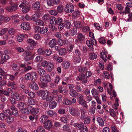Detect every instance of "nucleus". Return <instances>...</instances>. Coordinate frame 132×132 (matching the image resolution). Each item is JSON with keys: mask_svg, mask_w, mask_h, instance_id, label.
Returning a JSON list of instances; mask_svg holds the SVG:
<instances>
[{"mask_svg": "<svg viewBox=\"0 0 132 132\" xmlns=\"http://www.w3.org/2000/svg\"><path fill=\"white\" fill-rule=\"evenodd\" d=\"M41 65L44 67H48L47 70L48 72L51 71L54 67V64L51 62H48L46 60L43 61L41 63Z\"/></svg>", "mask_w": 132, "mask_h": 132, "instance_id": "nucleus-1", "label": "nucleus"}, {"mask_svg": "<svg viewBox=\"0 0 132 132\" xmlns=\"http://www.w3.org/2000/svg\"><path fill=\"white\" fill-rule=\"evenodd\" d=\"M69 111L73 116H79L80 114L79 110L77 108H70Z\"/></svg>", "mask_w": 132, "mask_h": 132, "instance_id": "nucleus-2", "label": "nucleus"}, {"mask_svg": "<svg viewBox=\"0 0 132 132\" xmlns=\"http://www.w3.org/2000/svg\"><path fill=\"white\" fill-rule=\"evenodd\" d=\"M65 20H63V19L60 18H57L56 25H58V28L60 30H61L64 27V23L65 22Z\"/></svg>", "mask_w": 132, "mask_h": 132, "instance_id": "nucleus-3", "label": "nucleus"}, {"mask_svg": "<svg viewBox=\"0 0 132 132\" xmlns=\"http://www.w3.org/2000/svg\"><path fill=\"white\" fill-rule=\"evenodd\" d=\"M86 43L87 46L89 47L91 51H93L94 50L93 45L95 44L96 45L97 44V42L94 39H92L91 41L88 40L86 41Z\"/></svg>", "mask_w": 132, "mask_h": 132, "instance_id": "nucleus-4", "label": "nucleus"}, {"mask_svg": "<svg viewBox=\"0 0 132 132\" xmlns=\"http://www.w3.org/2000/svg\"><path fill=\"white\" fill-rule=\"evenodd\" d=\"M74 10V7L72 4H69L66 5L64 9L65 12L67 13H72Z\"/></svg>", "mask_w": 132, "mask_h": 132, "instance_id": "nucleus-5", "label": "nucleus"}, {"mask_svg": "<svg viewBox=\"0 0 132 132\" xmlns=\"http://www.w3.org/2000/svg\"><path fill=\"white\" fill-rule=\"evenodd\" d=\"M48 91L46 90H41L38 91L37 94L38 95L41 96L43 100H45L47 96Z\"/></svg>", "mask_w": 132, "mask_h": 132, "instance_id": "nucleus-6", "label": "nucleus"}, {"mask_svg": "<svg viewBox=\"0 0 132 132\" xmlns=\"http://www.w3.org/2000/svg\"><path fill=\"white\" fill-rule=\"evenodd\" d=\"M39 79L42 82L47 83L50 82L51 80V77L49 75L42 76L40 77Z\"/></svg>", "mask_w": 132, "mask_h": 132, "instance_id": "nucleus-7", "label": "nucleus"}, {"mask_svg": "<svg viewBox=\"0 0 132 132\" xmlns=\"http://www.w3.org/2000/svg\"><path fill=\"white\" fill-rule=\"evenodd\" d=\"M18 8V5L16 3H15L12 6H7L5 7V9L7 11L12 12L16 10Z\"/></svg>", "mask_w": 132, "mask_h": 132, "instance_id": "nucleus-8", "label": "nucleus"}, {"mask_svg": "<svg viewBox=\"0 0 132 132\" xmlns=\"http://www.w3.org/2000/svg\"><path fill=\"white\" fill-rule=\"evenodd\" d=\"M31 53L29 51H25L23 53V56L24 57V60L29 61L30 59Z\"/></svg>", "mask_w": 132, "mask_h": 132, "instance_id": "nucleus-9", "label": "nucleus"}, {"mask_svg": "<svg viewBox=\"0 0 132 132\" xmlns=\"http://www.w3.org/2000/svg\"><path fill=\"white\" fill-rule=\"evenodd\" d=\"M44 126L45 128L48 130L51 129L53 126L52 121L50 120H48L46 122Z\"/></svg>", "mask_w": 132, "mask_h": 132, "instance_id": "nucleus-10", "label": "nucleus"}, {"mask_svg": "<svg viewBox=\"0 0 132 132\" xmlns=\"http://www.w3.org/2000/svg\"><path fill=\"white\" fill-rule=\"evenodd\" d=\"M14 96L16 100L18 101L22 100L24 99V95L17 93H15Z\"/></svg>", "mask_w": 132, "mask_h": 132, "instance_id": "nucleus-11", "label": "nucleus"}, {"mask_svg": "<svg viewBox=\"0 0 132 132\" xmlns=\"http://www.w3.org/2000/svg\"><path fill=\"white\" fill-rule=\"evenodd\" d=\"M5 120L7 123L11 124L14 121V119L12 115H7L6 117Z\"/></svg>", "mask_w": 132, "mask_h": 132, "instance_id": "nucleus-12", "label": "nucleus"}, {"mask_svg": "<svg viewBox=\"0 0 132 132\" xmlns=\"http://www.w3.org/2000/svg\"><path fill=\"white\" fill-rule=\"evenodd\" d=\"M53 57V60H56L57 63H60L63 61V58L61 57H59V56L56 54L54 55Z\"/></svg>", "mask_w": 132, "mask_h": 132, "instance_id": "nucleus-13", "label": "nucleus"}, {"mask_svg": "<svg viewBox=\"0 0 132 132\" xmlns=\"http://www.w3.org/2000/svg\"><path fill=\"white\" fill-rule=\"evenodd\" d=\"M28 108L30 112L33 114H36L39 112V109L38 108H34L31 106H29Z\"/></svg>", "mask_w": 132, "mask_h": 132, "instance_id": "nucleus-14", "label": "nucleus"}, {"mask_svg": "<svg viewBox=\"0 0 132 132\" xmlns=\"http://www.w3.org/2000/svg\"><path fill=\"white\" fill-rule=\"evenodd\" d=\"M78 79L79 80L82 81V83L83 84H85L87 83V78H86L84 74H83L79 75L78 77Z\"/></svg>", "mask_w": 132, "mask_h": 132, "instance_id": "nucleus-15", "label": "nucleus"}, {"mask_svg": "<svg viewBox=\"0 0 132 132\" xmlns=\"http://www.w3.org/2000/svg\"><path fill=\"white\" fill-rule=\"evenodd\" d=\"M40 4L38 2H36L32 4V7L34 10H40Z\"/></svg>", "mask_w": 132, "mask_h": 132, "instance_id": "nucleus-16", "label": "nucleus"}, {"mask_svg": "<svg viewBox=\"0 0 132 132\" xmlns=\"http://www.w3.org/2000/svg\"><path fill=\"white\" fill-rule=\"evenodd\" d=\"M31 6L29 5H27L26 6L22 7V11L23 13H26L29 12L31 9Z\"/></svg>", "mask_w": 132, "mask_h": 132, "instance_id": "nucleus-17", "label": "nucleus"}, {"mask_svg": "<svg viewBox=\"0 0 132 132\" xmlns=\"http://www.w3.org/2000/svg\"><path fill=\"white\" fill-rule=\"evenodd\" d=\"M80 110L81 112L80 119L82 120H83L86 117V111L85 109H81Z\"/></svg>", "mask_w": 132, "mask_h": 132, "instance_id": "nucleus-18", "label": "nucleus"}, {"mask_svg": "<svg viewBox=\"0 0 132 132\" xmlns=\"http://www.w3.org/2000/svg\"><path fill=\"white\" fill-rule=\"evenodd\" d=\"M91 93L93 96L94 98L99 96V92L98 90L93 88L91 90Z\"/></svg>", "mask_w": 132, "mask_h": 132, "instance_id": "nucleus-19", "label": "nucleus"}, {"mask_svg": "<svg viewBox=\"0 0 132 132\" xmlns=\"http://www.w3.org/2000/svg\"><path fill=\"white\" fill-rule=\"evenodd\" d=\"M30 79L31 81H34L36 80L37 76V73L35 72L30 73Z\"/></svg>", "mask_w": 132, "mask_h": 132, "instance_id": "nucleus-20", "label": "nucleus"}, {"mask_svg": "<svg viewBox=\"0 0 132 132\" xmlns=\"http://www.w3.org/2000/svg\"><path fill=\"white\" fill-rule=\"evenodd\" d=\"M29 86L32 89L34 90H37L38 89V87L36 83L33 82L30 84Z\"/></svg>", "mask_w": 132, "mask_h": 132, "instance_id": "nucleus-21", "label": "nucleus"}, {"mask_svg": "<svg viewBox=\"0 0 132 132\" xmlns=\"http://www.w3.org/2000/svg\"><path fill=\"white\" fill-rule=\"evenodd\" d=\"M27 42L34 46H36L37 45L38 43L37 42H35L33 40L30 38L28 39L27 40Z\"/></svg>", "mask_w": 132, "mask_h": 132, "instance_id": "nucleus-22", "label": "nucleus"}, {"mask_svg": "<svg viewBox=\"0 0 132 132\" xmlns=\"http://www.w3.org/2000/svg\"><path fill=\"white\" fill-rule=\"evenodd\" d=\"M74 24L75 26L77 28H81L83 26V23L80 21H75Z\"/></svg>", "mask_w": 132, "mask_h": 132, "instance_id": "nucleus-23", "label": "nucleus"}, {"mask_svg": "<svg viewBox=\"0 0 132 132\" xmlns=\"http://www.w3.org/2000/svg\"><path fill=\"white\" fill-rule=\"evenodd\" d=\"M21 26L23 29L26 30H28L30 27L29 24L25 22L22 23Z\"/></svg>", "mask_w": 132, "mask_h": 132, "instance_id": "nucleus-24", "label": "nucleus"}, {"mask_svg": "<svg viewBox=\"0 0 132 132\" xmlns=\"http://www.w3.org/2000/svg\"><path fill=\"white\" fill-rule=\"evenodd\" d=\"M75 88L77 92L80 93L82 92V89L81 87V85L78 82H76V83Z\"/></svg>", "mask_w": 132, "mask_h": 132, "instance_id": "nucleus-25", "label": "nucleus"}, {"mask_svg": "<svg viewBox=\"0 0 132 132\" xmlns=\"http://www.w3.org/2000/svg\"><path fill=\"white\" fill-rule=\"evenodd\" d=\"M38 73L40 76H43L45 73V70L41 67H37Z\"/></svg>", "mask_w": 132, "mask_h": 132, "instance_id": "nucleus-26", "label": "nucleus"}, {"mask_svg": "<svg viewBox=\"0 0 132 132\" xmlns=\"http://www.w3.org/2000/svg\"><path fill=\"white\" fill-rule=\"evenodd\" d=\"M7 85L9 87H11L13 89H15L16 88V86L15 82L13 81H9Z\"/></svg>", "mask_w": 132, "mask_h": 132, "instance_id": "nucleus-27", "label": "nucleus"}, {"mask_svg": "<svg viewBox=\"0 0 132 132\" xmlns=\"http://www.w3.org/2000/svg\"><path fill=\"white\" fill-rule=\"evenodd\" d=\"M88 57L89 59L91 60H94L96 59L97 57V55L95 53H89V54Z\"/></svg>", "mask_w": 132, "mask_h": 132, "instance_id": "nucleus-28", "label": "nucleus"}, {"mask_svg": "<svg viewBox=\"0 0 132 132\" xmlns=\"http://www.w3.org/2000/svg\"><path fill=\"white\" fill-rule=\"evenodd\" d=\"M26 104L23 102H19L17 104L16 106L21 110L26 108Z\"/></svg>", "mask_w": 132, "mask_h": 132, "instance_id": "nucleus-29", "label": "nucleus"}, {"mask_svg": "<svg viewBox=\"0 0 132 132\" xmlns=\"http://www.w3.org/2000/svg\"><path fill=\"white\" fill-rule=\"evenodd\" d=\"M62 67L64 69L68 68L70 66L69 62L67 61H64L62 64Z\"/></svg>", "mask_w": 132, "mask_h": 132, "instance_id": "nucleus-30", "label": "nucleus"}, {"mask_svg": "<svg viewBox=\"0 0 132 132\" xmlns=\"http://www.w3.org/2000/svg\"><path fill=\"white\" fill-rule=\"evenodd\" d=\"M28 104L30 105H34L35 104V100L34 99L32 98H28L27 101L26 102Z\"/></svg>", "mask_w": 132, "mask_h": 132, "instance_id": "nucleus-31", "label": "nucleus"}, {"mask_svg": "<svg viewBox=\"0 0 132 132\" xmlns=\"http://www.w3.org/2000/svg\"><path fill=\"white\" fill-rule=\"evenodd\" d=\"M56 41L55 39H53L50 41L49 44L51 48H53L56 45Z\"/></svg>", "mask_w": 132, "mask_h": 132, "instance_id": "nucleus-32", "label": "nucleus"}, {"mask_svg": "<svg viewBox=\"0 0 132 132\" xmlns=\"http://www.w3.org/2000/svg\"><path fill=\"white\" fill-rule=\"evenodd\" d=\"M10 58L9 55L6 54H3L1 56V59L2 60L1 62H4L6 60H8Z\"/></svg>", "mask_w": 132, "mask_h": 132, "instance_id": "nucleus-33", "label": "nucleus"}, {"mask_svg": "<svg viewBox=\"0 0 132 132\" xmlns=\"http://www.w3.org/2000/svg\"><path fill=\"white\" fill-rule=\"evenodd\" d=\"M50 22L51 24L53 25L56 24L57 19H56L54 17H52L50 18Z\"/></svg>", "mask_w": 132, "mask_h": 132, "instance_id": "nucleus-34", "label": "nucleus"}, {"mask_svg": "<svg viewBox=\"0 0 132 132\" xmlns=\"http://www.w3.org/2000/svg\"><path fill=\"white\" fill-rule=\"evenodd\" d=\"M100 56L104 61L106 62L107 60V57L106 55L104 52H102L100 53Z\"/></svg>", "mask_w": 132, "mask_h": 132, "instance_id": "nucleus-35", "label": "nucleus"}, {"mask_svg": "<svg viewBox=\"0 0 132 132\" xmlns=\"http://www.w3.org/2000/svg\"><path fill=\"white\" fill-rule=\"evenodd\" d=\"M57 103L53 101L50 102L49 104V108L51 109L55 108L56 106Z\"/></svg>", "mask_w": 132, "mask_h": 132, "instance_id": "nucleus-36", "label": "nucleus"}, {"mask_svg": "<svg viewBox=\"0 0 132 132\" xmlns=\"http://www.w3.org/2000/svg\"><path fill=\"white\" fill-rule=\"evenodd\" d=\"M24 38V35L22 34H20L18 35L17 36V40L19 42H22Z\"/></svg>", "mask_w": 132, "mask_h": 132, "instance_id": "nucleus-37", "label": "nucleus"}, {"mask_svg": "<svg viewBox=\"0 0 132 132\" xmlns=\"http://www.w3.org/2000/svg\"><path fill=\"white\" fill-rule=\"evenodd\" d=\"M97 121L100 126L102 127L104 126V122L102 119L101 117L97 118Z\"/></svg>", "mask_w": 132, "mask_h": 132, "instance_id": "nucleus-38", "label": "nucleus"}, {"mask_svg": "<svg viewBox=\"0 0 132 132\" xmlns=\"http://www.w3.org/2000/svg\"><path fill=\"white\" fill-rule=\"evenodd\" d=\"M63 6L61 5H59L57 7V11L59 13H62L64 10Z\"/></svg>", "mask_w": 132, "mask_h": 132, "instance_id": "nucleus-39", "label": "nucleus"}, {"mask_svg": "<svg viewBox=\"0 0 132 132\" xmlns=\"http://www.w3.org/2000/svg\"><path fill=\"white\" fill-rule=\"evenodd\" d=\"M81 59L80 56H75L73 58V61L75 63H79Z\"/></svg>", "mask_w": 132, "mask_h": 132, "instance_id": "nucleus-40", "label": "nucleus"}, {"mask_svg": "<svg viewBox=\"0 0 132 132\" xmlns=\"http://www.w3.org/2000/svg\"><path fill=\"white\" fill-rule=\"evenodd\" d=\"M77 92L74 89L71 90L70 92V94L72 97H75L77 95Z\"/></svg>", "mask_w": 132, "mask_h": 132, "instance_id": "nucleus-41", "label": "nucleus"}, {"mask_svg": "<svg viewBox=\"0 0 132 132\" xmlns=\"http://www.w3.org/2000/svg\"><path fill=\"white\" fill-rule=\"evenodd\" d=\"M47 114L48 116L51 117H53V116L56 115V112L51 110L48 111L47 112Z\"/></svg>", "mask_w": 132, "mask_h": 132, "instance_id": "nucleus-42", "label": "nucleus"}, {"mask_svg": "<svg viewBox=\"0 0 132 132\" xmlns=\"http://www.w3.org/2000/svg\"><path fill=\"white\" fill-rule=\"evenodd\" d=\"M65 21L64 27H65L67 29H69L71 26L70 22L69 21L66 20H65Z\"/></svg>", "mask_w": 132, "mask_h": 132, "instance_id": "nucleus-43", "label": "nucleus"}, {"mask_svg": "<svg viewBox=\"0 0 132 132\" xmlns=\"http://www.w3.org/2000/svg\"><path fill=\"white\" fill-rule=\"evenodd\" d=\"M70 34L71 36H73L77 33V29L76 28H71L70 30Z\"/></svg>", "mask_w": 132, "mask_h": 132, "instance_id": "nucleus-44", "label": "nucleus"}, {"mask_svg": "<svg viewBox=\"0 0 132 132\" xmlns=\"http://www.w3.org/2000/svg\"><path fill=\"white\" fill-rule=\"evenodd\" d=\"M77 37L79 40L83 41L85 38V36L82 34L80 33L78 34Z\"/></svg>", "mask_w": 132, "mask_h": 132, "instance_id": "nucleus-45", "label": "nucleus"}, {"mask_svg": "<svg viewBox=\"0 0 132 132\" xmlns=\"http://www.w3.org/2000/svg\"><path fill=\"white\" fill-rule=\"evenodd\" d=\"M35 22L37 25H39L41 26H43L44 25V22L40 20H35Z\"/></svg>", "mask_w": 132, "mask_h": 132, "instance_id": "nucleus-46", "label": "nucleus"}, {"mask_svg": "<svg viewBox=\"0 0 132 132\" xmlns=\"http://www.w3.org/2000/svg\"><path fill=\"white\" fill-rule=\"evenodd\" d=\"M79 104L82 105L86 109H87L88 108L87 102L85 100H82V101L78 102Z\"/></svg>", "mask_w": 132, "mask_h": 132, "instance_id": "nucleus-47", "label": "nucleus"}, {"mask_svg": "<svg viewBox=\"0 0 132 132\" xmlns=\"http://www.w3.org/2000/svg\"><path fill=\"white\" fill-rule=\"evenodd\" d=\"M79 71L81 73H84L86 71V68L85 67L79 66L78 67Z\"/></svg>", "mask_w": 132, "mask_h": 132, "instance_id": "nucleus-48", "label": "nucleus"}, {"mask_svg": "<svg viewBox=\"0 0 132 132\" xmlns=\"http://www.w3.org/2000/svg\"><path fill=\"white\" fill-rule=\"evenodd\" d=\"M48 118L47 116L43 115L41 117L40 119V121L41 122H43L47 119Z\"/></svg>", "mask_w": 132, "mask_h": 132, "instance_id": "nucleus-49", "label": "nucleus"}, {"mask_svg": "<svg viewBox=\"0 0 132 132\" xmlns=\"http://www.w3.org/2000/svg\"><path fill=\"white\" fill-rule=\"evenodd\" d=\"M66 50L64 48H62L59 50V54L60 55H64L66 53Z\"/></svg>", "mask_w": 132, "mask_h": 132, "instance_id": "nucleus-50", "label": "nucleus"}, {"mask_svg": "<svg viewBox=\"0 0 132 132\" xmlns=\"http://www.w3.org/2000/svg\"><path fill=\"white\" fill-rule=\"evenodd\" d=\"M47 3L50 6H53L55 4L54 0H47Z\"/></svg>", "mask_w": 132, "mask_h": 132, "instance_id": "nucleus-51", "label": "nucleus"}, {"mask_svg": "<svg viewBox=\"0 0 132 132\" xmlns=\"http://www.w3.org/2000/svg\"><path fill=\"white\" fill-rule=\"evenodd\" d=\"M11 89L10 88H8L6 90H4L3 94L6 96H9L11 91Z\"/></svg>", "mask_w": 132, "mask_h": 132, "instance_id": "nucleus-52", "label": "nucleus"}, {"mask_svg": "<svg viewBox=\"0 0 132 132\" xmlns=\"http://www.w3.org/2000/svg\"><path fill=\"white\" fill-rule=\"evenodd\" d=\"M48 30V29L47 28L45 27H43L41 28V30L40 31V33L41 34H43L47 32Z\"/></svg>", "mask_w": 132, "mask_h": 132, "instance_id": "nucleus-53", "label": "nucleus"}, {"mask_svg": "<svg viewBox=\"0 0 132 132\" xmlns=\"http://www.w3.org/2000/svg\"><path fill=\"white\" fill-rule=\"evenodd\" d=\"M109 113L110 115L114 118L116 116V114L114 111L112 109H110L109 110Z\"/></svg>", "mask_w": 132, "mask_h": 132, "instance_id": "nucleus-54", "label": "nucleus"}, {"mask_svg": "<svg viewBox=\"0 0 132 132\" xmlns=\"http://www.w3.org/2000/svg\"><path fill=\"white\" fill-rule=\"evenodd\" d=\"M50 18L48 14H45L42 17V19L45 21H46L50 19Z\"/></svg>", "mask_w": 132, "mask_h": 132, "instance_id": "nucleus-55", "label": "nucleus"}, {"mask_svg": "<svg viewBox=\"0 0 132 132\" xmlns=\"http://www.w3.org/2000/svg\"><path fill=\"white\" fill-rule=\"evenodd\" d=\"M84 122L85 124H89L90 121V117L88 116L86 117L84 119Z\"/></svg>", "mask_w": 132, "mask_h": 132, "instance_id": "nucleus-56", "label": "nucleus"}, {"mask_svg": "<svg viewBox=\"0 0 132 132\" xmlns=\"http://www.w3.org/2000/svg\"><path fill=\"white\" fill-rule=\"evenodd\" d=\"M43 60V57L41 55H38L36 57L35 61L36 62H40Z\"/></svg>", "mask_w": 132, "mask_h": 132, "instance_id": "nucleus-57", "label": "nucleus"}, {"mask_svg": "<svg viewBox=\"0 0 132 132\" xmlns=\"http://www.w3.org/2000/svg\"><path fill=\"white\" fill-rule=\"evenodd\" d=\"M8 32L10 35H13L15 33V30L13 28H11L9 30Z\"/></svg>", "mask_w": 132, "mask_h": 132, "instance_id": "nucleus-58", "label": "nucleus"}, {"mask_svg": "<svg viewBox=\"0 0 132 132\" xmlns=\"http://www.w3.org/2000/svg\"><path fill=\"white\" fill-rule=\"evenodd\" d=\"M44 50L41 48H39L37 50V52L38 54L40 55H44Z\"/></svg>", "mask_w": 132, "mask_h": 132, "instance_id": "nucleus-59", "label": "nucleus"}, {"mask_svg": "<svg viewBox=\"0 0 132 132\" xmlns=\"http://www.w3.org/2000/svg\"><path fill=\"white\" fill-rule=\"evenodd\" d=\"M55 98L56 101L58 102L59 103L60 102L62 101V96L60 95L56 96Z\"/></svg>", "mask_w": 132, "mask_h": 132, "instance_id": "nucleus-60", "label": "nucleus"}, {"mask_svg": "<svg viewBox=\"0 0 132 132\" xmlns=\"http://www.w3.org/2000/svg\"><path fill=\"white\" fill-rule=\"evenodd\" d=\"M28 5V2L26 1H23L19 5L20 7H24Z\"/></svg>", "mask_w": 132, "mask_h": 132, "instance_id": "nucleus-61", "label": "nucleus"}, {"mask_svg": "<svg viewBox=\"0 0 132 132\" xmlns=\"http://www.w3.org/2000/svg\"><path fill=\"white\" fill-rule=\"evenodd\" d=\"M36 130L37 132H45V130L43 127L40 126L37 127Z\"/></svg>", "mask_w": 132, "mask_h": 132, "instance_id": "nucleus-62", "label": "nucleus"}, {"mask_svg": "<svg viewBox=\"0 0 132 132\" xmlns=\"http://www.w3.org/2000/svg\"><path fill=\"white\" fill-rule=\"evenodd\" d=\"M81 13L78 10L75 11L73 13V15L75 17L79 16L81 15Z\"/></svg>", "mask_w": 132, "mask_h": 132, "instance_id": "nucleus-63", "label": "nucleus"}, {"mask_svg": "<svg viewBox=\"0 0 132 132\" xmlns=\"http://www.w3.org/2000/svg\"><path fill=\"white\" fill-rule=\"evenodd\" d=\"M44 54L47 56H49L52 53V51L50 49H46L44 50Z\"/></svg>", "mask_w": 132, "mask_h": 132, "instance_id": "nucleus-64", "label": "nucleus"}]
</instances>
